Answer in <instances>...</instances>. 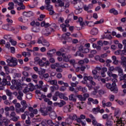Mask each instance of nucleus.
<instances>
[{"label": "nucleus", "mask_w": 126, "mask_h": 126, "mask_svg": "<svg viewBox=\"0 0 126 126\" xmlns=\"http://www.w3.org/2000/svg\"><path fill=\"white\" fill-rule=\"evenodd\" d=\"M84 75L85 76L83 77L84 81H82V83L86 84L89 90H91L93 88V86H95L96 83L93 81V77L92 76H87V74H85Z\"/></svg>", "instance_id": "obj_1"}, {"label": "nucleus", "mask_w": 126, "mask_h": 126, "mask_svg": "<svg viewBox=\"0 0 126 126\" xmlns=\"http://www.w3.org/2000/svg\"><path fill=\"white\" fill-rule=\"evenodd\" d=\"M120 115H121V111L119 108H117L114 113V116L117 119L116 126H126V122L119 117Z\"/></svg>", "instance_id": "obj_2"}, {"label": "nucleus", "mask_w": 126, "mask_h": 126, "mask_svg": "<svg viewBox=\"0 0 126 126\" xmlns=\"http://www.w3.org/2000/svg\"><path fill=\"white\" fill-rule=\"evenodd\" d=\"M116 70H118L119 75L120 76V80H124L125 84L122 85V88H126V74L123 75V70L120 67H117Z\"/></svg>", "instance_id": "obj_3"}, {"label": "nucleus", "mask_w": 126, "mask_h": 126, "mask_svg": "<svg viewBox=\"0 0 126 126\" xmlns=\"http://www.w3.org/2000/svg\"><path fill=\"white\" fill-rule=\"evenodd\" d=\"M105 86L108 89H110L111 91L113 92V93H118V88H117L116 83L113 82L112 85L110 83H107L106 84Z\"/></svg>", "instance_id": "obj_4"}, {"label": "nucleus", "mask_w": 126, "mask_h": 126, "mask_svg": "<svg viewBox=\"0 0 126 126\" xmlns=\"http://www.w3.org/2000/svg\"><path fill=\"white\" fill-rule=\"evenodd\" d=\"M12 89H17L18 90H19V89H22V85H21V83L19 82V81L15 80H12Z\"/></svg>", "instance_id": "obj_5"}, {"label": "nucleus", "mask_w": 126, "mask_h": 126, "mask_svg": "<svg viewBox=\"0 0 126 126\" xmlns=\"http://www.w3.org/2000/svg\"><path fill=\"white\" fill-rule=\"evenodd\" d=\"M7 63H8V65H9V66H15L17 65V61L15 58L11 57L10 59H7Z\"/></svg>", "instance_id": "obj_6"}, {"label": "nucleus", "mask_w": 126, "mask_h": 126, "mask_svg": "<svg viewBox=\"0 0 126 126\" xmlns=\"http://www.w3.org/2000/svg\"><path fill=\"white\" fill-rule=\"evenodd\" d=\"M80 6H75V14H80L83 11L82 7H83V3H80Z\"/></svg>", "instance_id": "obj_7"}, {"label": "nucleus", "mask_w": 126, "mask_h": 126, "mask_svg": "<svg viewBox=\"0 0 126 126\" xmlns=\"http://www.w3.org/2000/svg\"><path fill=\"white\" fill-rule=\"evenodd\" d=\"M29 110L31 112L30 114V117L31 118H34V115H37L38 114V110L36 109H33L32 107H29Z\"/></svg>", "instance_id": "obj_8"}, {"label": "nucleus", "mask_w": 126, "mask_h": 126, "mask_svg": "<svg viewBox=\"0 0 126 126\" xmlns=\"http://www.w3.org/2000/svg\"><path fill=\"white\" fill-rule=\"evenodd\" d=\"M92 73L93 75V77L94 79H97L98 81H100V76L97 74L98 73V71H97V70L94 69L92 71Z\"/></svg>", "instance_id": "obj_9"}, {"label": "nucleus", "mask_w": 126, "mask_h": 126, "mask_svg": "<svg viewBox=\"0 0 126 126\" xmlns=\"http://www.w3.org/2000/svg\"><path fill=\"white\" fill-rule=\"evenodd\" d=\"M102 104L103 108H106V107H111V106H112V102L108 101L106 103L105 100H102Z\"/></svg>", "instance_id": "obj_10"}, {"label": "nucleus", "mask_w": 126, "mask_h": 126, "mask_svg": "<svg viewBox=\"0 0 126 126\" xmlns=\"http://www.w3.org/2000/svg\"><path fill=\"white\" fill-rule=\"evenodd\" d=\"M18 20V21L22 22L23 23H27V22L28 21V19L23 16L19 17Z\"/></svg>", "instance_id": "obj_11"}, {"label": "nucleus", "mask_w": 126, "mask_h": 126, "mask_svg": "<svg viewBox=\"0 0 126 126\" xmlns=\"http://www.w3.org/2000/svg\"><path fill=\"white\" fill-rule=\"evenodd\" d=\"M62 57L63 59L64 62H69V59L71 58V56L70 55H65V54H62Z\"/></svg>", "instance_id": "obj_12"}, {"label": "nucleus", "mask_w": 126, "mask_h": 126, "mask_svg": "<svg viewBox=\"0 0 126 126\" xmlns=\"http://www.w3.org/2000/svg\"><path fill=\"white\" fill-rule=\"evenodd\" d=\"M49 82L50 83V84H51V85H56V86H57V88L56 90H58V89L60 88L59 85H58V81H57V80H51L49 81Z\"/></svg>", "instance_id": "obj_13"}, {"label": "nucleus", "mask_w": 126, "mask_h": 126, "mask_svg": "<svg viewBox=\"0 0 126 126\" xmlns=\"http://www.w3.org/2000/svg\"><path fill=\"white\" fill-rule=\"evenodd\" d=\"M18 5L19 6L17 8V10L20 11L25 9V5L23 4V3H18Z\"/></svg>", "instance_id": "obj_14"}, {"label": "nucleus", "mask_w": 126, "mask_h": 126, "mask_svg": "<svg viewBox=\"0 0 126 126\" xmlns=\"http://www.w3.org/2000/svg\"><path fill=\"white\" fill-rule=\"evenodd\" d=\"M88 101L89 102H92L93 104H94V105H98V104H99V101L97 99H94L91 97L88 98Z\"/></svg>", "instance_id": "obj_15"}, {"label": "nucleus", "mask_w": 126, "mask_h": 126, "mask_svg": "<svg viewBox=\"0 0 126 126\" xmlns=\"http://www.w3.org/2000/svg\"><path fill=\"white\" fill-rule=\"evenodd\" d=\"M63 111L65 113H68V112H71V107L70 105H66L63 108Z\"/></svg>", "instance_id": "obj_16"}, {"label": "nucleus", "mask_w": 126, "mask_h": 126, "mask_svg": "<svg viewBox=\"0 0 126 126\" xmlns=\"http://www.w3.org/2000/svg\"><path fill=\"white\" fill-rule=\"evenodd\" d=\"M99 32V31L98 30V29L97 28H94L92 29L91 31V34L92 35H97Z\"/></svg>", "instance_id": "obj_17"}, {"label": "nucleus", "mask_w": 126, "mask_h": 126, "mask_svg": "<svg viewBox=\"0 0 126 126\" xmlns=\"http://www.w3.org/2000/svg\"><path fill=\"white\" fill-rule=\"evenodd\" d=\"M90 118H91L92 120V124L94 125V126H97L98 125V123L97 122V121H96V119H95V117L92 115V114H90L89 115Z\"/></svg>", "instance_id": "obj_18"}, {"label": "nucleus", "mask_w": 126, "mask_h": 126, "mask_svg": "<svg viewBox=\"0 0 126 126\" xmlns=\"http://www.w3.org/2000/svg\"><path fill=\"white\" fill-rule=\"evenodd\" d=\"M55 53H56V50H50V51H48L47 53V55L48 58H52V57L54 56V54H55Z\"/></svg>", "instance_id": "obj_19"}, {"label": "nucleus", "mask_w": 126, "mask_h": 126, "mask_svg": "<svg viewBox=\"0 0 126 126\" xmlns=\"http://www.w3.org/2000/svg\"><path fill=\"white\" fill-rule=\"evenodd\" d=\"M79 50V51H82V53H84V54H87V53L89 52V49H88L87 48L83 49V46H80Z\"/></svg>", "instance_id": "obj_20"}, {"label": "nucleus", "mask_w": 126, "mask_h": 126, "mask_svg": "<svg viewBox=\"0 0 126 126\" xmlns=\"http://www.w3.org/2000/svg\"><path fill=\"white\" fill-rule=\"evenodd\" d=\"M0 121H2L3 124H4V126H8V124H9V121L8 119L5 118H3V119L1 118V120H0Z\"/></svg>", "instance_id": "obj_21"}, {"label": "nucleus", "mask_w": 126, "mask_h": 126, "mask_svg": "<svg viewBox=\"0 0 126 126\" xmlns=\"http://www.w3.org/2000/svg\"><path fill=\"white\" fill-rule=\"evenodd\" d=\"M99 88H100V87L99 86H96L94 87V91L91 93V96H95V95H97V93H98V90H97L99 89Z\"/></svg>", "instance_id": "obj_22"}, {"label": "nucleus", "mask_w": 126, "mask_h": 126, "mask_svg": "<svg viewBox=\"0 0 126 126\" xmlns=\"http://www.w3.org/2000/svg\"><path fill=\"white\" fill-rule=\"evenodd\" d=\"M25 109L26 108L24 107L20 108H17L16 109V113H18V114H20V113H24L25 111Z\"/></svg>", "instance_id": "obj_23"}, {"label": "nucleus", "mask_w": 126, "mask_h": 126, "mask_svg": "<svg viewBox=\"0 0 126 126\" xmlns=\"http://www.w3.org/2000/svg\"><path fill=\"white\" fill-rule=\"evenodd\" d=\"M50 117L53 120H55V119L57 118V114H56L55 111L51 112L50 113Z\"/></svg>", "instance_id": "obj_24"}, {"label": "nucleus", "mask_w": 126, "mask_h": 126, "mask_svg": "<svg viewBox=\"0 0 126 126\" xmlns=\"http://www.w3.org/2000/svg\"><path fill=\"white\" fill-rule=\"evenodd\" d=\"M33 13L32 12H24L23 13V15L24 16H27V17H30V16H32Z\"/></svg>", "instance_id": "obj_25"}, {"label": "nucleus", "mask_w": 126, "mask_h": 126, "mask_svg": "<svg viewBox=\"0 0 126 126\" xmlns=\"http://www.w3.org/2000/svg\"><path fill=\"white\" fill-rule=\"evenodd\" d=\"M121 64L123 66L126 65V57H121Z\"/></svg>", "instance_id": "obj_26"}, {"label": "nucleus", "mask_w": 126, "mask_h": 126, "mask_svg": "<svg viewBox=\"0 0 126 126\" xmlns=\"http://www.w3.org/2000/svg\"><path fill=\"white\" fill-rule=\"evenodd\" d=\"M56 96H59L61 99H63L64 97V94L63 93H60L59 92H56L55 93Z\"/></svg>", "instance_id": "obj_27"}, {"label": "nucleus", "mask_w": 126, "mask_h": 126, "mask_svg": "<svg viewBox=\"0 0 126 126\" xmlns=\"http://www.w3.org/2000/svg\"><path fill=\"white\" fill-rule=\"evenodd\" d=\"M40 25L42 27H45L46 28H47V27H49V26H51V25H50L49 23H45L44 21L41 22Z\"/></svg>", "instance_id": "obj_28"}, {"label": "nucleus", "mask_w": 126, "mask_h": 126, "mask_svg": "<svg viewBox=\"0 0 126 126\" xmlns=\"http://www.w3.org/2000/svg\"><path fill=\"white\" fill-rule=\"evenodd\" d=\"M94 24H100L99 21H95L94 23H93L92 22H90L88 23V26H90L91 27H92V26H94Z\"/></svg>", "instance_id": "obj_29"}, {"label": "nucleus", "mask_w": 126, "mask_h": 126, "mask_svg": "<svg viewBox=\"0 0 126 126\" xmlns=\"http://www.w3.org/2000/svg\"><path fill=\"white\" fill-rule=\"evenodd\" d=\"M43 34L45 36H49L50 34H51V30L49 29L45 30L43 32Z\"/></svg>", "instance_id": "obj_30"}, {"label": "nucleus", "mask_w": 126, "mask_h": 126, "mask_svg": "<svg viewBox=\"0 0 126 126\" xmlns=\"http://www.w3.org/2000/svg\"><path fill=\"white\" fill-rule=\"evenodd\" d=\"M83 7L84 10H85L86 11H88V12H90V13L93 12V11L92 10H90V11H88L89 9V7L88 5H84L83 4Z\"/></svg>", "instance_id": "obj_31"}, {"label": "nucleus", "mask_w": 126, "mask_h": 126, "mask_svg": "<svg viewBox=\"0 0 126 126\" xmlns=\"http://www.w3.org/2000/svg\"><path fill=\"white\" fill-rule=\"evenodd\" d=\"M8 5V9H9V10H11V9L14 8V3L13 2H9Z\"/></svg>", "instance_id": "obj_32"}, {"label": "nucleus", "mask_w": 126, "mask_h": 126, "mask_svg": "<svg viewBox=\"0 0 126 126\" xmlns=\"http://www.w3.org/2000/svg\"><path fill=\"white\" fill-rule=\"evenodd\" d=\"M36 44V41L32 40L30 42V43H28L27 44V47H29V48H32V45H35Z\"/></svg>", "instance_id": "obj_33"}, {"label": "nucleus", "mask_w": 126, "mask_h": 126, "mask_svg": "<svg viewBox=\"0 0 126 126\" xmlns=\"http://www.w3.org/2000/svg\"><path fill=\"white\" fill-rule=\"evenodd\" d=\"M29 112L28 111H26L23 114L21 115V118L22 120H25L26 119V116H28Z\"/></svg>", "instance_id": "obj_34"}, {"label": "nucleus", "mask_w": 126, "mask_h": 126, "mask_svg": "<svg viewBox=\"0 0 126 126\" xmlns=\"http://www.w3.org/2000/svg\"><path fill=\"white\" fill-rule=\"evenodd\" d=\"M71 34L69 32H67L66 33H64L63 34L62 37L63 38V39H67L69 36H70Z\"/></svg>", "instance_id": "obj_35"}, {"label": "nucleus", "mask_w": 126, "mask_h": 126, "mask_svg": "<svg viewBox=\"0 0 126 126\" xmlns=\"http://www.w3.org/2000/svg\"><path fill=\"white\" fill-rule=\"evenodd\" d=\"M51 67L52 68V69H55L56 67H60V63H56L55 64H51Z\"/></svg>", "instance_id": "obj_36"}, {"label": "nucleus", "mask_w": 126, "mask_h": 126, "mask_svg": "<svg viewBox=\"0 0 126 126\" xmlns=\"http://www.w3.org/2000/svg\"><path fill=\"white\" fill-rule=\"evenodd\" d=\"M69 99L71 101H73V102H76V98L74 97V95L73 94H71L69 96Z\"/></svg>", "instance_id": "obj_37"}, {"label": "nucleus", "mask_w": 126, "mask_h": 126, "mask_svg": "<svg viewBox=\"0 0 126 126\" xmlns=\"http://www.w3.org/2000/svg\"><path fill=\"white\" fill-rule=\"evenodd\" d=\"M110 13H113V14H115V15H117L118 14V11H117L114 8L111 9L109 10Z\"/></svg>", "instance_id": "obj_38"}, {"label": "nucleus", "mask_w": 126, "mask_h": 126, "mask_svg": "<svg viewBox=\"0 0 126 126\" xmlns=\"http://www.w3.org/2000/svg\"><path fill=\"white\" fill-rule=\"evenodd\" d=\"M50 26L51 27V28L50 29L51 31H54V29H57V28H58V27L57 26L56 24H52Z\"/></svg>", "instance_id": "obj_39"}, {"label": "nucleus", "mask_w": 126, "mask_h": 126, "mask_svg": "<svg viewBox=\"0 0 126 126\" xmlns=\"http://www.w3.org/2000/svg\"><path fill=\"white\" fill-rule=\"evenodd\" d=\"M99 111H100V108L99 107H96L93 109L92 111L94 114H97V113H99Z\"/></svg>", "instance_id": "obj_40"}, {"label": "nucleus", "mask_w": 126, "mask_h": 126, "mask_svg": "<svg viewBox=\"0 0 126 126\" xmlns=\"http://www.w3.org/2000/svg\"><path fill=\"white\" fill-rule=\"evenodd\" d=\"M112 59L113 61V63H114V64H118L119 61L117 60V57H116L115 56H112Z\"/></svg>", "instance_id": "obj_41"}, {"label": "nucleus", "mask_w": 126, "mask_h": 126, "mask_svg": "<svg viewBox=\"0 0 126 126\" xmlns=\"http://www.w3.org/2000/svg\"><path fill=\"white\" fill-rule=\"evenodd\" d=\"M43 46H45V47H49L50 46V43L47 40L44 39L42 42Z\"/></svg>", "instance_id": "obj_42"}, {"label": "nucleus", "mask_w": 126, "mask_h": 126, "mask_svg": "<svg viewBox=\"0 0 126 126\" xmlns=\"http://www.w3.org/2000/svg\"><path fill=\"white\" fill-rule=\"evenodd\" d=\"M9 42L11 43L12 46H16L17 44V42L13 39H10Z\"/></svg>", "instance_id": "obj_43"}, {"label": "nucleus", "mask_w": 126, "mask_h": 126, "mask_svg": "<svg viewBox=\"0 0 126 126\" xmlns=\"http://www.w3.org/2000/svg\"><path fill=\"white\" fill-rule=\"evenodd\" d=\"M21 104L23 107H24V108H27V103H26V101L25 100H22L21 101Z\"/></svg>", "instance_id": "obj_44"}, {"label": "nucleus", "mask_w": 126, "mask_h": 126, "mask_svg": "<svg viewBox=\"0 0 126 126\" xmlns=\"http://www.w3.org/2000/svg\"><path fill=\"white\" fill-rule=\"evenodd\" d=\"M78 89L84 93L87 92V89H86V88H82L81 86H80L78 88Z\"/></svg>", "instance_id": "obj_45"}, {"label": "nucleus", "mask_w": 126, "mask_h": 126, "mask_svg": "<svg viewBox=\"0 0 126 126\" xmlns=\"http://www.w3.org/2000/svg\"><path fill=\"white\" fill-rule=\"evenodd\" d=\"M57 2L60 6H63V5H64L63 0H57Z\"/></svg>", "instance_id": "obj_46"}, {"label": "nucleus", "mask_w": 126, "mask_h": 126, "mask_svg": "<svg viewBox=\"0 0 126 126\" xmlns=\"http://www.w3.org/2000/svg\"><path fill=\"white\" fill-rule=\"evenodd\" d=\"M61 27L62 28V31H63V32H66V26H65L64 24L61 25Z\"/></svg>", "instance_id": "obj_47"}, {"label": "nucleus", "mask_w": 126, "mask_h": 126, "mask_svg": "<svg viewBox=\"0 0 126 126\" xmlns=\"http://www.w3.org/2000/svg\"><path fill=\"white\" fill-rule=\"evenodd\" d=\"M118 2L121 4L122 6H125L126 5V0H118Z\"/></svg>", "instance_id": "obj_48"}, {"label": "nucleus", "mask_w": 126, "mask_h": 126, "mask_svg": "<svg viewBox=\"0 0 126 126\" xmlns=\"http://www.w3.org/2000/svg\"><path fill=\"white\" fill-rule=\"evenodd\" d=\"M78 21L81 26H84V22H83V19H82V18H79Z\"/></svg>", "instance_id": "obj_49"}, {"label": "nucleus", "mask_w": 126, "mask_h": 126, "mask_svg": "<svg viewBox=\"0 0 126 126\" xmlns=\"http://www.w3.org/2000/svg\"><path fill=\"white\" fill-rule=\"evenodd\" d=\"M111 77H113V78H114V79H113L112 80V81L113 82H114L115 83H116V82H117L118 81V80L117 79H116V78H117V77H118V75H117V74H112V76Z\"/></svg>", "instance_id": "obj_50"}, {"label": "nucleus", "mask_w": 126, "mask_h": 126, "mask_svg": "<svg viewBox=\"0 0 126 126\" xmlns=\"http://www.w3.org/2000/svg\"><path fill=\"white\" fill-rule=\"evenodd\" d=\"M108 98L109 100L111 101V102H113V101L115 100V95L113 94H110Z\"/></svg>", "instance_id": "obj_51"}, {"label": "nucleus", "mask_w": 126, "mask_h": 126, "mask_svg": "<svg viewBox=\"0 0 126 126\" xmlns=\"http://www.w3.org/2000/svg\"><path fill=\"white\" fill-rule=\"evenodd\" d=\"M32 31L33 32H35V33H37V32H39V31H40V30L39 29V27H33L32 28Z\"/></svg>", "instance_id": "obj_52"}, {"label": "nucleus", "mask_w": 126, "mask_h": 126, "mask_svg": "<svg viewBox=\"0 0 126 126\" xmlns=\"http://www.w3.org/2000/svg\"><path fill=\"white\" fill-rule=\"evenodd\" d=\"M3 68L6 74H8V73H9V68H8V67H7V66H4Z\"/></svg>", "instance_id": "obj_53"}, {"label": "nucleus", "mask_w": 126, "mask_h": 126, "mask_svg": "<svg viewBox=\"0 0 126 126\" xmlns=\"http://www.w3.org/2000/svg\"><path fill=\"white\" fill-rule=\"evenodd\" d=\"M25 39L26 40H28V41H30L32 39V36L31 35L27 34L25 36Z\"/></svg>", "instance_id": "obj_54"}, {"label": "nucleus", "mask_w": 126, "mask_h": 126, "mask_svg": "<svg viewBox=\"0 0 126 126\" xmlns=\"http://www.w3.org/2000/svg\"><path fill=\"white\" fill-rule=\"evenodd\" d=\"M46 123L47 124L49 125V126H54V122H53V121L51 120H48L46 121Z\"/></svg>", "instance_id": "obj_55"}, {"label": "nucleus", "mask_w": 126, "mask_h": 126, "mask_svg": "<svg viewBox=\"0 0 126 126\" xmlns=\"http://www.w3.org/2000/svg\"><path fill=\"white\" fill-rule=\"evenodd\" d=\"M40 111H41L42 116H47L48 115V112L47 111H43V108H41Z\"/></svg>", "instance_id": "obj_56"}, {"label": "nucleus", "mask_w": 126, "mask_h": 126, "mask_svg": "<svg viewBox=\"0 0 126 126\" xmlns=\"http://www.w3.org/2000/svg\"><path fill=\"white\" fill-rule=\"evenodd\" d=\"M66 103L63 100H61V102L59 103V107H63L64 105H65Z\"/></svg>", "instance_id": "obj_57"}, {"label": "nucleus", "mask_w": 126, "mask_h": 126, "mask_svg": "<svg viewBox=\"0 0 126 126\" xmlns=\"http://www.w3.org/2000/svg\"><path fill=\"white\" fill-rule=\"evenodd\" d=\"M78 83H79L78 81H76L75 83L71 82L70 85L72 87H76V85H77V84H78Z\"/></svg>", "instance_id": "obj_58"}, {"label": "nucleus", "mask_w": 126, "mask_h": 126, "mask_svg": "<svg viewBox=\"0 0 126 126\" xmlns=\"http://www.w3.org/2000/svg\"><path fill=\"white\" fill-rule=\"evenodd\" d=\"M77 97L80 101H85V100H86V98H85V97H83L82 95H78Z\"/></svg>", "instance_id": "obj_59"}, {"label": "nucleus", "mask_w": 126, "mask_h": 126, "mask_svg": "<svg viewBox=\"0 0 126 126\" xmlns=\"http://www.w3.org/2000/svg\"><path fill=\"white\" fill-rule=\"evenodd\" d=\"M79 0H73V1L71 2L72 4H74V6H77L76 5L79 2Z\"/></svg>", "instance_id": "obj_60"}, {"label": "nucleus", "mask_w": 126, "mask_h": 126, "mask_svg": "<svg viewBox=\"0 0 126 126\" xmlns=\"http://www.w3.org/2000/svg\"><path fill=\"white\" fill-rule=\"evenodd\" d=\"M106 126H113V122L111 121H107L105 124Z\"/></svg>", "instance_id": "obj_61"}, {"label": "nucleus", "mask_w": 126, "mask_h": 126, "mask_svg": "<svg viewBox=\"0 0 126 126\" xmlns=\"http://www.w3.org/2000/svg\"><path fill=\"white\" fill-rule=\"evenodd\" d=\"M46 9L48 10H53V6L50 4L46 5Z\"/></svg>", "instance_id": "obj_62"}, {"label": "nucleus", "mask_w": 126, "mask_h": 126, "mask_svg": "<svg viewBox=\"0 0 126 126\" xmlns=\"http://www.w3.org/2000/svg\"><path fill=\"white\" fill-rule=\"evenodd\" d=\"M30 90H29V88L26 87L23 91V93H25V94L28 93L29 92Z\"/></svg>", "instance_id": "obj_63"}, {"label": "nucleus", "mask_w": 126, "mask_h": 126, "mask_svg": "<svg viewBox=\"0 0 126 126\" xmlns=\"http://www.w3.org/2000/svg\"><path fill=\"white\" fill-rule=\"evenodd\" d=\"M43 40L44 39H43V37H40L38 39V41H37L38 44H42V45H43L42 43Z\"/></svg>", "instance_id": "obj_64"}]
</instances>
